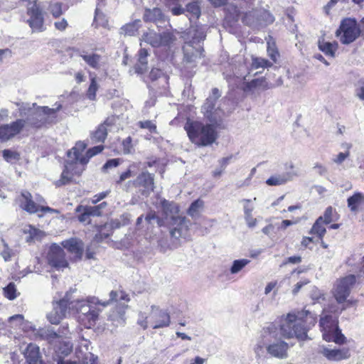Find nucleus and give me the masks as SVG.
<instances>
[{"label":"nucleus","instance_id":"25","mask_svg":"<svg viewBox=\"0 0 364 364\" xmlns=\"http://www.w3.org/2000/svg\"><path fill=\"white\" fill-rule=\"evenodd\" d=\"M109 301H115L119 304L121 306L120 309L119 311V316L122 319H124V315L125 313V309L128 308V305L125 304V303H128L130 301L129 296L123 291H112L109 293Z\"/></svg>","mask_w":364,"mask_h":364},{"label":"nucleus","instance_id":"38","mask_svg":"<svg viewBox=\"0 0 364 364\" xmlns=\"http://www.w3.org/2000/svg\"><path fill=\"white\" fill-rule=\"evenodd\" d=\"M259 26H267L274 21V17L268 11L260 9L258 10Z\"/></svg>","mask_w":364,"mask_h":364},{"label":"nucleus","instance_id":"55","mask_svg":"<svg viewBox=\"0 0 364 364\" xmlns=\"http://www.w3.org/2000/svg\"><path fill=\"white\" fill-rule=\"evenodd\" d=\"M267 53L269 58L275 63L277 62V57L279 56V53L277 50H276L274 45H270L269 43H268L267 46Z\"/></svg>","mask_w":364,"mask_h":364},{"label":"nucleus","instance_id":"12","mask_svg":"<svg viewBox=\"0 0 364 364\" xmlns=\"http://www.w3.org/2000/svg\"><path fill=\"white\" fill-rule=\"evenodd\" d=\"M48 264L59 270L68 267V262L65 259L64 250L57 244H53L47 255Z\"/></svg>","mask_w":364,"mask_h":364},{"label":"nucleus","instance_id":"49","mask_svg":"<svg viewBox=\"0 0 364 364\" xmlns=\"http://www.w3.org/2000/svg\"><path fill=\"white\" fill-rule=\"evenodd\" d=\"M97 89H98V85L97 84L96 78L92 77L91 79V82H90V85L89 86L87 92V98L90 99V100H95L96 92H97Z\"/></svg>","mask_w":364,"mask_h":364},{"label":"nucleus","instance_id":"62","mask_svg":"<svg viewBox=\"0 0 364 364\" xmlns=\"http://www.w3.org/2000/svg\"><path fill=\"white\" fill-rule=\"evenodd\" d=\"M313 168L320 176H324L327 173V168L321 164L316 163Z\"/></svg>","mask_w":364,"mask_h":364},{"label":"nucleus","instance_id":"23","mask_svg":"<svg viewBox=\"0 0 364 364\" xmlns=\"http://www.w3.org/2000/svg\"><path fill=\"white\" fill-rule=\"evenodd\" d=\"M220 97V93L218 88L212 90L211 95H210L205 100V102L202 107V111L205 116L210 120H213V112L215 110V103L217 100Z\"/></svg>","mask_w":364,"mask_h":364},{"label":"nucleus","instance_id":"64","mask_svg":"<svg viewBox=\"0 0 364 364\" xmlns=\"http://www.w3.org/2000/svg\"><path fill=\"white\" fill-rule=\"evenodd\" d=\"M162 75H164L163 72L158 68H153L149 73V77L151 80H156Z\"/></svg>","mask_w":364,"mask_h":364},{"label":"nucleus","instance_id":"13","mask_svg":"<svg viewBox=\"0 0 364 364\" xmlns=\"http://www.w3.org/2000/svg\"><path fill=\"white\" fill-rule=\"evenodd\" d=\"M143 40L152 47H168L175 40L173 35L168 32L157 33L154 31H149L143 36Z\"/></svg>","mask_w":364,"mask_h":364},{"label":"nucleus","instance_id":"9","mask_svg":"<svg viewBox=\"0 0 364 364\" xmlns=\"http://www.w3.org/2000/svg\"><path fill=\"white\" fill-rule=\"evenodd\" d=\"M71 302V294L67 292L65 296L58 301L53 302V309L47 314V319L54 325L59 324L61 320L66 317L69 312Z\"/></svg>","mask_w":364,"mask_h":364},{"label":"nucleus","instance_id":"31","mask_svg":"<svg viewBox=\"0 0 364 364\" xmlns=\"http://www.w3.org/2000/svg\"><path fill=\"white\" fill-rule=\"evenodd\" d=\"M148 55L149 53L146 49L141 48L139 50L137 63L134 66L136 73H144L146 70L148 65Z\"/></svg>","mask_w":364,"mask_h":364},{"label":"nucleus","instance_id":"6","mask_svg":"<svg viewBox=\"0 0 364 364\" xmlns=\"http://www.w3.org/2000/svg\"><path fill=\"white\" fill-rule=\"evenodd\" d=\"M185 45L183 48L184 60L192 63L202 56L203 48L200 42L205 38V32L202 26H191L183 36Z\"/></svg>","mask_w":364,"mask_h":364},{"label":"nucleus","instance_id":"34","mask_svg":"<svg viewBox=\"0 0 364 364\" xmlns=\"http://www.w3.org/2000/svg\"><path fill=\"white\" fill-rule=\"evenodd\" d=\"M258 14H259V13H258V10H252L247 12L242 16V22L249 26H259Z\"/></svg>","mask_w":364,"mask_h":364},{"label":"nucleus","instance_id":"51","mask_svg":"<svg viewBox=\"0 0 364 364\" xmlns=\"http://www.w3.org/2000/svg\"><path fill=\"white\" fill-rule=\"evenodd\" d=\"M241 202L243 203L244 216L252 214V211L255 209L254 204L252 203V200L242 199Z\"/></svg>","mask_w":364,"mask_h":364},{"label":"nucleus","instance_id":"15","mask_svg":"<svg viewBox=\"0 0 364 364\" xmlns=\"http://www.w3.org/2000/svg\"><path fill=\"white\" fill-rule=\"evenodd\" d=\"M294 165L292 162H288L285 164V173L276 174L269 177L266 183L269 186H280L291 181L294 177L298 176L299 173L294 171Z\"/></svg>","mask_w":364,"mask_h":364},{"label":"nucleus","instance_id":"3","mask_svg":"<svg viewBox=\"0 0 364 364\" xmlns=\"http://www.w3.org/2000/svg\"><path fill=\"white\" fill-rule=\"evenodd\" d=\"M355 303L354 301H348L346 306L344 305L341 309L336 306H331L329 312L333 313V315L323 311L319 321L321 330L323 333V338L328 342L333 341L337 344L345 343L346 337L342 334L338 327V316L339 314L348 307Z\"/></svg>","mask_w":364,"mask_h":364},{"label":"nucleus","instance_id":"20","mask_svg":"<svg viewBox=\"0 0 364 364\" xmlns=\"http://www.w3.org/2000/svg\"><path fill=\"white\" fill-rule=\"evenodd\" d=\"M86 146V144L83 141L76 143L75 146L68 152L69 160L84 167L87 164V157H86L85 153L84 154Z\"/></svg>","mask_w":364,"mask_h":364},{"label":"nucleus","instance_id":"5","mask_svg":"<svg viewBox=\"0 0 364 364\" xmlns=\"http://www.w3.org/2000/svg\"><path fill=\"white\" fill-rule=\"evenodd\" d=\"M190 140L198 146H207L213 144L217 132L212 124H204L198 121L188 120L184 127Z\"/></svg>","mask_w":364,"mask_h":364},{"label":"nucleus","instance_id":"40","mask_svg":"<svg viewBox=\"0 0 364 364\" xmlns=\"http://www.w3.org/2000/svg\"><path fill=\"white\" fill-rule=\"evenodd\" d=\"M250 262V260L247 259H240L234 260L232 262V265L230 269V273L232 274L238 273Z\"/></svg>","mask_w":364,"mask_h":364},{"label":"nucleus","instance_id":"19","mask_svg":"<svg viewBox=\"0 0 364 364\" xmlns=\"http://www.w3.org/2000/svg\"><path fill=\"white\" fill-rule=\"evenodd\" d=\"M83 170L84 167L79 166L78 164L69 160L65 166L60 179L55 182V185L60 186L70 183L73 175H80Z\"/></svg>","mask_w":364,"mask_h":364},{"label":"nucleus","instance_id":"54","mask_svg":"<svg viewBox=\"0 0 364 364\" xmlns=\"http://www.w3.org/2000/svg\"><path fill=\"white\" fill-rule=\"evenodd\" d=\"M104 146L102 145L94 146L90 149H88L85 152V156L87 157V162L89 161L90 159L92 156H95L96 154L100 153L103 150Z\"/></svg>","mask_w":364,"mask_h":364},{"label":"nucleus","instance_id":"32","mask_svg":"<svg viewBox=\"0 0 364 364\" xmlns=\"http://www.w3.org/2000/svg\"><path fill=\"white\" fill-rule=\"evenodd\" d=\"M144 19L145 21H151L157 23L163 21L164 15L161 10L159 8L147 9L145 10Z\"/></svg>","mask_w":364,"mask_h":364},{"label":"nucleus","instance_id":"24","mask_svg":"<svg viewBox=\"0 0 364 364\" xmlns=\"http://www.w3.org/2000/svg\"><path fill=\"white\" fill-rule=\"evenodd\" d=\"M61 245L70 253L74 255L75 258L80 259L82 257L84 245L80 240L72 237L63 241Z\"/></svg>","mask_w":364,"mask_h":364},{"label":"nucleus","instance_id":"44","mask_svg":"<svg viewBox=\"0 0 364 364\" xmlns=\"http://www.w3.org/2000/svg\"><path fill=\"white\" fill-rule=\"evenodd\" d=\"M3 158L9 163L14 164L20 159V154L15 151L4 149L3 151Z\"/></svg>","mask_w":364,"mask_h":364},{"label":"nucleus","instance_id":"33","mask_svg":"<svg viewBox=\"0 0 364 364\" xmlns=\"http://www.w3.org/2000/svg\"><path fill=\"white\" fill-rule=\"evenodd\" d=\"M85 63L94 69L100 68L102 56L97 53H83L80 55Z\"/></svg>","mask_w":364,"mask_h":364},{"label":"nucleus","instance_id":"2","mask_svg":"<svg viewBox=\"0 0 364 364\" xmlns=\"http://www.w3.org/2000/svg\"><path fill=\"white\" fill-rule=\"evenodd\" d=\"M19 111V116L25 122V128L28 130L30 128L39 129L46 125L55 122L56 112L61 108V105H55V107L38 106L36 103H21L17 104Z\"/></svg>","mask_w":364,"mask_h":364},{"label":"nucleus","instance_id":"30","mask_svg":"<svg viewBox=\"0 0 364 364\" xmlns=\"http://www.w3.org/2000/svg\"><path fill=\"white\" fill-rule=\"evenodd\" d=\"M347 203L350 211L355 213L360 206L364 205V194L360 192H356L348 198Z\"/></svg>","mask_w":364,"mask_h":364},{"label":"nucleus","instance_id":"10","mask_svg":"<svg viewBox=\"0 0 364 364\" xmlns=\"http://www.w3.org/2000/svg\"><path fill=\"white\" fill-rule=\"evenodd\" d=\"M355 283V277L353 274H350L337 281L333 288V294L336 301L340 304H343L342 306H346L347 302L349 301L346 299Z\"/></svg>","mask_w":364,"mask_h":364},{"label":"nucleus","instance_id":"35","mask_svg":"<svg viewBox=\"0 0 364 364\" xmlns=\"http://www.w3.org/2000/svg\"><path fill=\"white\" fill-rule=\"evenodd\" d=\"M203 208L204 202L200 199H198L191 204L189 208L188 209L187 213L191 218H197L200 216V213L203 210Z\"/></svg>","mask_w":364,"mask_h":364},{"label":"nucleus","instance_id":"27","mask_svg":"<svg viewBox=\"0 0 364 364\" xmlns=\"http://www.w3.org/2000/svg\"><path fill=\"white\" fill-rule=\"evenodd\" d=\"M23 355L28 364L43 363L41 360L39 347L36 344H28L23 352Z\"/></svg>","mask_w":364,"mask_h":364},{"label":"nucleus","instance_id":"37","mask_svg":"<svg viewBox=\"0 0 364 364\" xmlns=\"http://www.w3.org/2000/svg\"><path fill=\"white\" fill-rule=\"evenodd\" d=\"M325 225L326 224L323 222V217H319L314 224L310 232L322 238L326 232Z\"/></svg>","mask_w":364,"mask_h":364},{"label":"nucleus","instance_id":"36","mask_svg":"<svg viewBox=\"0 0 364 364\" xmlns=\"http://www.w3.org/2000/svg\"><path fill=\"white\" fill-rule=\"evenodd\" d=\"M140 26L141 21L136 20L132 23H127L122 26L120 29V33L125 36H132L136 35Z\"/></svg>","mask_w":364,"mask_h":364},{"label":"nucleus","instance_id":"8","mask_svg":"<svg viewBox=\"0 0 364 364\" xmlns=\"http://www.w3.org/2000/svg\"><path fill=\"white\" fill-rule=\"evenodd\" d=\"M161 208L166 216V219H171L172 225H177L178 228H175L171 230L170 234L172 237L179 238L182 236V228H187L186 219L178 215V207L173 203H171L166 200L161 201Z\"/></svg>","mask_w":364,"mask_h":364},{"label":"nucleus","instance_id":"22","mask_svg":"<svg viewBox=\"0 0 364 364\" xmlns=\"http://www.w3.org/2000/svg\"><path fill=\"white\" fill-rule=\"evenodd\" d=\"M267 351L272 357L285 359L288 357L289 345L284 341H277L267 345Z\"/></svg>","mask_w":364,"mask_h":364},{"label":"nucleus","instance_id":"4","mask_svg":"<svg viewBox=\"0 0 364 364\" xmlns=\"http://www.w3.org/2000/svg\"><path fill=\"white\" fill-rule=\"evenodd\" d=\"M70 304V309H75L77 313L79 323L85 328H91L95 325L100 311L97 307V304L106 306L109 305V301L100 303L96 297L76 300L71 298Z\"/></svg>","mask_w":364,"mask_h":364},{"label":"nucleus","instance_id":"43","mask_svg":"<svg viewBox=\"0 0 364 364\" xmlns=\"http://www.w3.org/2000/svg\"><path fill=\"white\" fill-rule=\"evenodd\" d=\"M24 232L28 233L30 235L29 237L26 239L27 242L30 241L31 240H39L41 238V237L43 235V233L42 231L35 228L34 227L31 225H28L24 228Z\"/></svg>","mask_w":364,"mask_h":364},{"label":"nucleus","instance_id":"41","mask_svg":"<svg viewBox=\"0 0 364 364\" xmlns=\"http://www.w3.org/2000/svg\"><path fill=\"white\" fill-rule=\"evenodd\" d=\"M94 22L96 26L106 27L108 25L107 18L98 7L95 9Z\"/></svg>","mask_w":364,"mask_h":364},{"label":"nucleus","instance_id":"7","mask_svg":"<svg viewBox=\"0 0 364 364\" xmlns=\"http://www.w3.org/2000/svg\"><path fill=\"white\" fill-rule=\"evenodd\" d=\"M336 35L345 45L353 43L359 36H361L364 40V18L359 23H357L354 18H344L341 21Z\"/></svg>","mask_w":364,"mask_h":364},{"label":"nucleus","instance_id":"11","mask_svg":"<svg viewBox=\"0 0 364 364\" xmlns=\"http://www.w3.org/2000/svg\"><path fill=\"white\" fill-rule=\"evenodd\" d=\"M43 9V6L38 1L31 3L28 7V23L33 31H43L44 29Z\"/></svg>","mask_w":364,"mask_h":364},{"label":"nucleus","instance_id":"16","mask_svg":"<svg viewBox=\"0 0 364 364\" xmlns=\"http://www.w3.org/2000/svg\"><path fill=\"white\" fill-rule=\"evenodd\" d=\"M20 207L29 213L41 212H53V210L48 206H43L35 203L32 200L31 194L28 191L21 193L20 198Z\"/></svg>","mask_w":364,"mask_h":364},{"label":"nucleus","instance_id":"1","mask_svg":"<svg viewBox=\"0 0 364 364\" xmlns=\"http://www.w3.org/2000/svg\"><path fill=\"white\" fill-rule=\"evenodd\" d=\"M315 322L314 315L307 310L299 311L296 314L289 313L280 319L279 333L286 338L295 337L303 341L307 338L306 324L314 325ZM278 330V326L276 323H269L263 328L262 336L267 341H270V338L277 337Z\"/></svg>","mask_w":364,"mask_h":364},{"label":"nucleus","instance_id":"48","mask_svg":"<svg viewBox=\"0 0 364 364\" xmlns=\"http://www.w3.org/2000/svg\"><path fill=\"white\" fill-rule=\"evenodd\" d=\"M247 87L249 90H252V89L257 88V87L262 88L263 90H266L268 88L267 83L265 81V80L263 78H260V79L257 78V79L252 80V81H250V82L247 83Z\"/></svg>","mask_w":364,"mask_h":364},{"label":"nucleus","instance_id":"61","mask_svg":"<svg viewBox=\"0 0 364 364\" xmlns=\"http://www.w3.org/2000/svg\"><path fill=\"white\" fill-rule=\"evenodd\" d=\"M247 225L250 228H253L257 225V220L252 216V214L244 216Z\"/></svg>","mask_w":364,"mask_h":364},{"label":"nucleus","instance_id":"56","mask_svg":"<svg viewBox=\"0 0 364 364\" xmlns=\"http://www.w3.org/2000/svg\"><path fill=\"white\" fill-rule=\"evenodd\" d=\"M139 125L141 128L147 129L151 132H156V126L150 120L139 122Z\"/></svg>","mask_w":364,"mask_h":364},{"label":"nucleus","instance_id":"17","mask_svg":"<svg viewBox=\"0 0 364 364\" xmlns=\"http://www.w3.org/2000/svg\"><path fill=\"white\" fill-rule=\"evenodd\" d=\"M25 128V122L23 119H16V121L0 126V140L7 141Z\"/></svg>","mask_w":364,"mask_h":364},{"label":"nucleus","instance_id":"26","mask_svg":"<svg viewBox=\"0 0 364 364\" xmlns=\"http://www.w3.org/2000/svg\"><path fill=\"white\" fill-rule=\"evenodd\" d=\"M114 118H107L102 124H101L95 132L92 133L91 139L93 142H103L107 135V127L114 123Z\"/></svg>","mask_w":364,"mask_h":364},{"label":"nucleus","instance_id":"58","mask_svg":"<svg viewBox=\"0 0 364 364\" xmlns=\"http://www.w3.org/2000/svg\"><path fill=\"white\" fill-rule=\"evenodd\" d=\"M123 151L124 154H130L132 151V138L127 137L122 142Z\"/></svg>","mask_w":364,"mask_h":364},{"label":"nucleus","instance_id":"50","mask_svg":"<svg viewBox=\"0 0 364 364\" xmlns=\"http://www.w3.org/2000/svg\"><path fill=\"white\" fill-rule=\"evenodd\" d=\"M48 10L54 17H58L62 14L61 4L58 2L51 1Z\"/></svg>","mask_w":364,"mask_h":364},{"label":"nucleus","instance_id":"46","mask_svg":"<svg viewBox=\"0 0 364 364\" xmlns=\"http://www.w3.org/2000/svg\"><path fill=\"white\" fill-rule=\"evenodd\" d=\"M186 11L191 14L193 17L198 18L200 15V2L197 0L188 4Z\"/></svg>","mask_w":364,"mask_h":364},{"label":"nucleus","instance_id":"47","mask_svg":"<svg viewBox=\"0 0 364 364\" xmlns=\"http://www.w3.org/2000/svg\"><path fill=\"white\" fill-rule=\"evenodd\" d=\"M272 65V63L267 60L262 58H253L252 67L255 69L269 68Z\"/></svg>","mask_w":364,"mask_h":364},{"label":"nucleus","instance_id":"53","mask_svg":"<svg viewBox=\"0 0 364 364\" xmlns=\"http://www.w3.org/2000/svg\"><path fill=\"white\" fill-rule=\"evenodd\" d=\"M4 250L1 251V254L4 257L5 261H8L11 259L12 255H14V252L11 249H10L8 245L2 240Z\"/></svg>","mask_w":364,"mask_h":364},{"label":"nucleus","instance_id":"42","mask_svg":"<svg viewBox=\"0 0 364 364\" xmlns=\"http://www.w3.org/2000/svg\"><path fill=\"white\" fill-rule=\"evenodd\" d=\"M3 294L9 300L16 299L17 297V292L14 283L10 282L6 287L3 288Z\"/></svg>","mask_w":364,"mask_h":364},{"label":"nucleus","instance_id":"28","mask_svg":"<svg viewBox=\"0 0 364 364\" xmlns=\"http://www.w3.org/2000/svg\"><path fill=\"white\" fill-rule=\"evenodd\" d=\"M36 336L39 337L41 340L48 341L50 344L60 341V335L55 332L53 328L49 326L38 328L36 331Z\"/></svg>","mask_w":364,"mask_h":364},{"label":"nucleus","instance_id":"29","mask_svg":"<svg viewBox=\"0 0 364 364\" xmlns=\"http://www.w3.org/2000/svg\"><path fill=\"white\" fill-rule=\"evenodd\" d=\"M318 46L319 50L326 56L333 58L338 46L336 42L331 43L325 41L324 39H319L318 41Z\"/></svg>","mask_w":364,"mask_h":364},{"label":"nucleus","instance_id":"57","mask_svg":"<svg viewBox=\"0 0 364 364\" xmlns=\"http://www.w3.org/2000/svg\"><path fill=\"white\" fill-rule=\"evenodd\" d=\"M322 217L323 218V222L326 223V224L331 223L333 220V208L331 206L328 207Z\"/></svg>","mask_w":364,"mask_h":364},{"label":"nucleus","instance_id":"59","mask_svg":"<svg viewBox=\"0 0 364 364\" xmlns=\"http://www.w3.org/2000/svg\"><path fill=\"white\" fill-rule=\"evenodd\" d=\"M138 324L141 326L144 329H146L148 328L149 324H150V320L148 321V317L144 313L139 314V318L137 321Z\"/></svg>","mask_w":364,"mask_h":364},{"label":"nucleus","instance_id":"52","mask_svg":"<svg viewBox=\"0 0 364 364\" xmlns=\"http://www.w3.org/2000/svg\"><path fill=\"white\" fill-rule=\"evenodd\" d=\"M145 220L148 223H151L152 220H156V223L159 225V226H161L163 225L162 220L157 216L154 210H150L147 213L145 217Z\"/></svg>","mask_w":364,"mask_h":364},{"label":"nucleus","instance_id":"14","mask_svg":"<svg viewBox=\"0 0 364 364\" xmlns=\"http://www.w3.org/2000/svg\"><path fill=\"white\" fill-rule=\"evenodd\" d=\"M151 309V311L149 316L150 325L153 328H165L170 325L171 318L166 311L161 309L155 305H152Z\"/></svg>","mask_w":364,"mask_h":364},{"label":"nucleus","instance_id":"39","mask_svg":"<svg viewBox=\"0 0 364 364\" xmlns=\"http://www.w3.org/2000/svg\"><path fill=\"white\" fill-rule=\"evenodd\" d=\"M342 146L346 148L347 151L345 152H340L332 159L333 162L338 165L341 164L350 156L349 150L352 147V145L350 144L346 143L342 144Z\"/></svg>","mask_w":364,"mask_h":364},{"label":"nucleus","instance_id":"60","mask_svg":"<svg viewBox=\"0 0 364 364\" xmlns=\"http://www.w3.org/2000/svg\"><path fill=\"white\" fill-rule=\"evenodd\" d=\"M120 163L119 159H112L108 160L103 166L102 168L107 170L109 168H115L119 166Z\"/></svg>","mask_w":364,"mask_h":364},{"label":"nucleus","instance_id":"18","mask_svg":"<svg viewBox=\"0 0 364 364\" xmlns=\"http://www.w3.org/2000/svg\"><path fill=\"white\" fill-rule=\"evenodd\" d=\"M154 175L147 171H144L139 174L135 180L129 181L135 188H141L142 193L148 195L154 191Z\"/></svg>","mask_w":364,"mask_h":364},{"label":"nucleus","instance_id":"63","mask_svg":"<svg viewBox=\"0 0 364 364\" xmlns=\"http://www.w3.org/2000/svg\"><path fill=\"white\" fill-rule=\"evenodd\" d=\"M9 321L11 323L16 322V326H22L24 322V318L23 316L21 314H16L14 316H12L9 318Z\"/></svg>","mask_w":364,"mask_h":364},{"label":"nucleus","instance_id":"45","mask_svg":"<svg viewBox=\"0 0 364 364\" xmlns=\"http://www.w3.org/2000/svg\"><path fill=\"white\" fill-rule=\"evenodd\" d=\"M75 211L76 213H80L78 216L79 221L87 223H90V215L86 208V206L80 205L75 208Z\"/></svg>","mask_w":364,"mask_h":364},{"label":"nucleus","instance_id":"21","mask_svg":"<svg viewBox=\"0 0 364 364\" xmlns=\"http://www.w3.org/2000/svg\"><path fill=\"white\" fill-rule=\"evenodd\" d=\"M319 352L330 361H340L350 358V350L348 348L339 349L321 347Z\"/></svg>","mask_w":364,"mask_h":364}]
</instances>
